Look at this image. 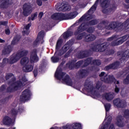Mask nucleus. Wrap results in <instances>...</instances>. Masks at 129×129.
Segmentation results:
<instances>
[{"instance_id":"obj_1","label":"nucleus","mask_w":129,"mask_h":129,"mask_svg":"<svg viewBox=\"0 0 129 129\" xmlns=\"http://www.w3.org/2000/svg\"><path fill=\"white\" fill-rule=\"evenodd\" d=\"M11 82H13L11 84ZM8 84H10L6 89L7 93H13L16 92L18 90H21L23 87V82L21 80L16 81V78H12L11 80L8 82Z\"/></svg>"},{"instance_id":"obj_2","label":"nucleus","mask_w":129,"mask_h":129,"mask_svg":"<svg viewBox=\"0 0 129 129\" xmlns=\"http://www.w3.org/2000/svg\"><path fill=\"white\" fill-rule=\"evenodd\" d=\"M54 77L57 80H61L62 79V81L69 86H72L73 85V82L71 78H70V76L66 75L65 72H62V70L61 69L56 70Z\"/></svg>"},{"instance_id":"obj_3","label":"nucleus","mask_w":129,"mask_h":129,"mask_svg":"<svg viewBox=\"0 0 129 129\" xmlns=\"http://www.w3.org/2000/svg\"><path fill=\"white\" fill-rule=\"evenodd\" d=\"M76 12H71L68 14L57 13L51 15V19L55 21H65L66 20H71L77 17Z\"/></svg>"},{"instance_id":"obj_4","label":"nucleus","mask_w":129,"mask_h":129,"mask_svg":"<svg viewBox=\"0 0 129 129\" xmlns=\"http://www.w3.org/2000/svg\"><path fill=\"white\" fill-rule=\"evenodd\" d=\"M99 1L100 2H101L102 0H96L94 4L87 11V13L85 14L79 19V22H82L84 21V20L90 21V20H92V19H93L92 15H89V13H90L91 11L93 12V11H96V9H97V5H98Z\"/></svg>"},{"instance_id":"obj_5","label":"nucleus","mask_w":129,"mask_h":129,"mask_svg":"<svg viewBox=\"0 0 129 129\" xmlns=\"http://www.w3.org/2000/svg\"><path fill=\"white\" fill-rule=\"evenodd\" d=\"M108 47V43L104 42L94 45L91 49L94 52H96V51H98V52H104V51H106V49H107Z\"/></svg>"},{"instance_id":"obj_6","label":"nucleus","mask_w":129,"mask_h":129,"mask_svg":"<svg viewBox=\"0 0 129 129\" xmlns=\"http://www.w3.org/2000/svg\"><path fill=\"white\" fill-rule=\"evenodd\" d=\"M28 53H29V51L24 49L23 50H19L16 53H13L12 55L16 63V62H18L21 58H23V57L27 56V55H28Z\"/></svg>"},{"instance_id":"obj_7","label":"nucleus","mask_w":129,"mask_h":129,"mask_svg":"<svg viewBox=\"0 0 129 129\" xmlns=\"http://www.w3.org/2000/svg\"><path fill=\"white\" fill-rule=\"evenodd\" d=\"M32 96V93L31 90L28 89L24 90V91L22 92V95L20 96V101L21 102H26L28 100H30Z\"/></svg>"},{"instance_id":"obj_8","label":"nucleus","mask_w":129,"mask_h":129,"mask_svg":"<svg viewBox=\"0 0 129 129\" xmlns=\"http://www.w3.org/2000/svg\"><path fill=\"white\" fill-rule=\"evenodd\" d=\"M83 60H79L76 63L72 61H69L66 64V67L67 68H69L70 70L78 69L83 64Z\"/></svg>"},{"instance_id":"obj_9","label":"nucleus","mask_w":129,"mask_h":129,"mask_svg":"<svg viewBox=\"0 0 129 129\" xmlns=\"http://www.w3.org/2000/svg\"><path fill=\"white\" fill-rule=\"evenodd\" d=\"M91 53H92L91 49L81 50L77 54V57L78 59H84V58L89 57L91 55Z\"/></svg>"},{"instance_id":"obj_10","label":"nucleus","mask_w":129,"mask_h":129,"mask_svg":"<svg viewBox=\"0 0 129 129\" xmlns=\"http://www.w3.org/2000/svg\"><path fill=\"white\" fill-rule=\"evenodd\" d=\"M84 87H85V90L87 92H90L92 94H95L96 91L94 90V87H93V84H92L91 82L86 80L85 82Z\"/></svg>"},{"instance_id":"obj_11","label":"nucleus","mask_w":129,"mask_h":129,"mask_svg":"<svg viewBox=\"0 0 129 129\" xmlns=\"http://www.w3.org/2000/svg\"><path fill=\"white\" fill-rule=\"evenodd\" d=\"M22 9L23 10V15L24 17H29L33 12V7L29 4H25L23 6Z\"/></svg>"},{"instance_id":"obj_12","label":"nucleus","mask_w":129,"mask_h":129,"mask_svg":"<svg viewBox=\"0 0 129 129\" xmlns=\"http://www.w3.org/2000/svg\"><path fill=\"white\" fill-rule=\"evenodd\" d=\"M88 23L87 22H84L82 23L81 25L78 27L77 29L74 32L75 36H77L78 34L84 32V31H87L88 27H89Z\"/></svg>"},{"instance_id":"obj_13","label":"nucleus","mask_w":129,"mask_h":129,"mask_svg":"<svg viewBox=\"0 0 129 129\" xmlns=\"http://www.w3.org/2000/svg\"><path fill=\"white\" fill-rule=\"evenodd\" d=\"M109 27L112 30L116 29L118 31H122V29H123V24L118 21H113L109 25Z\"/></svg>"},{"instance_id":"obj_14","label":"nucleus","mask_w":129,"mask_h":129,"mask_svg":"<svg viewBox=\"0 0 129 129\" xmlns=\"http://www.w3.org/2000/svg\"><path fill=\"white\" fill-rule=\"evenodd\" d=\"M128 38V35H124L120 37V40H119L118 41L113 40V41H112L110 43V46H112V47H114L115 46H118L119 45H121V44H122V43H123L124 42H125V41H126Z\"/></svg>"},{"instance_id":"obj_15","label":"nucleus","mask_w":129,"mask_h":129,"mask_svg":"<svg viewBox=\"0 0 129 129\" xmlns=\"http://www.w3.org/2000/svg\"><path fill=\"white\" fill-rule=\"evenodd\" d=\"M117 56H121L120 58V61H121V63H122V62H126V61L128 60L129 50L125 51L122 54L121 52L118 51L117 52Z\"/></svg>"},{"instance_id":"obj_16","label":"nucleus","mask_w":129,"mask_h":129,"mask_svg":"<svg viewBox=\"0 0 129 129\" xmlns=\"http://www.w3.org/2000/svg\"><path fill=\"white\" fill-rule=\"evenodd\" d=\"M113 103L115 106L118 108H124L125 107V102L119 98H117L113 101Z\"/></svg>"},{"instance_id":"obj_17","label":"nucleus","mask_w":129,"mask_h":129,"mask_svg":"<svg viewBox=\"0 0 129 129\" xmlns=\"http://www.w3.org/2000/svg\"><path fill=\"white\" fill-rule=\"evenodd\" d=\"M39 61V56L37 54V49H34L30 53V63H37Z\"/></svg>"},{"instance_id":"obj_18","label":"nucleus","mask_w":129,"mask_h":129,"mask_svg":"<svg viewBox=\"0 0 129 129\" xmlns=\"http://www.w3.org/2000/svg\"><path fill=\"white\" fill-rule=\"evenodd\" d=\"M101 81L103 82H105V83H115L116 82V79L113 76L109 75L108 77H107V75H105V77L101 78Z\"/></svg>"},{"instance_id":"obj_19","label":"nucleus","mask_w":129,"mask_h":129,"mask_svg":"<svg viewBox=\"0 0 129 129\" xmlns=\"http://www.w3.org/2000/svg\"><path fill=\"white\" fill-rule=\"evenodd\" d=\"M62 129H82V125L80 123L75 122L72 124V128L71 125L67 124L62 126Z\"/></svg>"},{"instance_id":"obj_20","label":"nucleus","mask_w":129,"mask_h":129,"mask_svg":"<svg viewBox=\"0 0 129 129\" xmlns=\"http://www.w3.org/2000/svg\"><path fill=\"white\" fill-rule=\"evenodd\" d=\"M120 64L119 61H116L108 66H106L105 67V70H106V71H108V70H110V69L115 70V69H117V68L119 67Z\"/></svg>"},{"instance_id":"obj_21","label":"nucleus","mask_w":129,"mask_h":129,"mask_svg":"<svg viewBox=\"0 0 129 129\" xmlns=\"http://www.w3.org/2000/svg\"><path fill=\"white\" fill-rule=\"evenodd\" d=\"M12 51H13V47H12L11 45H9L3 48L2 55V56H9V55H10L12 52Z\"/></svg>"},{"instance_id":"obj_22","label":"nucleus","mask_w":129,"mask_h":129,"mask_svg":"<svg viewBox=\"0 0 129 129\" xmlns=\"http://www.w3.org/2000/svg\"><path fill=\"white\" fill-rule=\"evenodd\" d=\"M2 63L3 65H6V64H10V65H12L16 63V60H15L14 56L12 54L9 58H4L3 59Z\"/></svg>"},{"instance_id":"obj_23","label":"nucleus","mask_w":129,"mask_h":129,"mask_svg":"<svg viewBox=\"0 0 129 129\" xmlns=\"http://www.w3.org/2000/svg\"><path fill=\"white\" fill-rule=\"evenodd\" d=\"M3 123L5 125H11L13 124V119L9 116H5L3 119Z\"/></svg>"},{"instance_id":"obj_24","label":"nucleus","mask_w":129,"mask_h":129,"mask_svg":"<svg viewBox=\"0 0 129 129\" xmlns=\"http://www.w3.org/2000/svg\"><path fill=\"white\" fill-rule=\"evenodd\" d=\"M116 124L119 127H122L123 126V117L122 116L119 115L117 117Z\"/></svg>"},{"instance_id":"obj_25","label":"nucleus","mask_w":129,"mask_h":129,"mask_svg":"<svg viewBox=\"0 0 129 129\" xmlns=\"http://www.w3.org/2000/svg\"><path fill=\"white\" fill-rule=\"evenodd\" d=\"M10 5H12V4L10 3V0H4L0 4V9H8Z\"/></svg>"},{"instance_id":"obj_26","label":"nucleus","mask_w":129,"mask_h":129,"mask_svg":"<svg viewBox=\"0 0 129 129\" xmlns=\"http://www.w3.org/2000/svg\"><path fill=\"white\" fill-rule=\"evenodd\" d=\"M79 77L81 78H84L87 76V74H88V71L87 70L85 69H81L78 72Z\"/></svg>"},{"instance_id":"obj_27","label":"nucleus","mask_w":129,"mask_h":129,"mask_svg":"<svg viewBox=\"0 0 129 129\" xmlns=\"http://www.w3.org/2000/svg\"><path fill=\"white\" fill-rule=\"evenodd\" d=\"M85 39L86 42H92L96 39V37L94 35L89 34L85 36Z\"/></svg>"},{"instance_id":"obj_28","label":"nucleus","mask_w":129,"mask_h":129,"mask_svg":"<svg viewBox=\"0 0 129 129\" xmlns=\"http://www.w3.org/2000/svg\"><path fill=\"white\" fill-rule=\"evenodd\" d=\"M105 98L107 101H111L114 98V94L111 93H106L105 94Z\"/></svg>"},{"instance_id":"obj_29","label":"nucleus","mask_w":129,"mask_h":129,"mask_svg":"<svg viewBox=\"0 0 129 129\" xmlns=\"http://www.w3.org/2000/svg\"><path fill=\"white\" fill-rule=\"evenodd\" d=\"M109 4H110L109 0H104L101 3L100 6L102 9H107L109 7Z\"/></svg>"},{"instance_id":"obj_30","label":"nucleus","mask_w":129,"mask_h":129,"mask_svg":"<svg viewBox=\"0 0 129 129\" xmlns=\"http://www.w3.org/2000/svg\"><path fill=\"white\" fill-rule=\"evenodd\" d=\"M62 44H63V40L61 39H58L57 41L56 46H55L56 51L54 53V55H56V53H57V52H58V50H59V49H60V48H61V46Z\"/></svg>"},{"instance_id":"obj_31","label":"nucleus","mask_w":129,"mask_h":129,"mask_svg":"<svg viewBox=\"0 0 129 129\" xmlns=\"http://www.w3.org/2000/svg\"><path fill=\"white\" fill-rule=\"evenodd\" d=\"M25 67H24L23 68V71L24 72H31L32 71H33V69H34V66H33L31 64H28V65H26L25 66Z\"/></svg>"},{"instance_id":"obj_32","label":"nucleus","mask_w":129,"mask_h":129,"mask_svg":"<svg viewBox=\"0 0 129 129\" xmlns=\"http://www.w3.org/2000/svg\"><path fill=\"white\" fill-rule=\"evenodd\" d=\"M73 35V31L68 30L67 31L63 33V39H68L69 37H71Z\"/></svg>"},{"instance_id":"obj_33","label":"nucleus","mask_w":129,"mask_h":129,"mask_svg":"<svg viewBox=\"0 0 129 129\" xmlns=\"http://www.w3.org/2000/svg\"><path fill=\"white\" fill-rule=\"evenodd\" d=\"M10 113L11 114L12 117L14 118V119H16L17 118V115H18V110L16 108H12L11 110Z\"/></svg>"},{"instance_id":"obj_34","label":"nucleus","mask_w":129,"mask_h":129,"mask_svg":"<svg viewBox=\"0 0 129 129\" xmlns=\"http://www.w3.org/2000/svg\"><path fill=\"white\" fill-rule=\"evenodd\" d=\"M92 61V57H90L87 58L86 60H85V62L83 65L84 67H87V66L90 64L93 65Z\"/></svg>"},{"instance_id":"obj_35","label":"nucleus","mask_w":129,"mask_h":129,"mask_svg":"<svg viewBox=\"0 0 129 129\" xmlns=\"http://www.w3.org/2000/svg\"><path fill=\"white\" fill-rule=\"evenodd\" d=\"M20 40H21V37L20 36L14 37L11 42V45L15 46V45H17V44L19 43Z\"/></svg>"},{"instance_id":"obj_36","label":"nucleus","mask_w":129,"mask_h":129,"mask_svg":"<svg viewBox=\"0 0 129 129\" xmlns=\"http://www.w3.org/2000/svg\"><path fill=\"white\" fill-rule=\"evenodd\" d=\"M20 63L23 66H26L29 63V57H24L21 59Z\"/></svg>"},{"instance_id":"obj_37","label":"nucleus","mask_w":129,"mask_h":129,"mask_svg":"<svg viewBox=\"0 0 129 129\" xmlns=\"http://www.w3.org/2000/svg\"><path fill=\"white\" fill-rule=\"evenodd\" d=\"M87 23H88L89 26H95L98 24V20L97 19H93L87 22Z\"/></svg>"},{"instance_id":"obj_38","label":"nucleus","mask_w":129,"mask_h":129,"mask_svg":"<svg viewBox=\"0 0 129 129\" xmlns=\"http://www.w3.org/2000/svg\"><path fill=\"white\" fill-rule=\"evenodd\" d=\"M63 12H67L71 10V7L68 4H64L61 6Z\"/></svg>"},{"instance_id":"obj_39","label":"nucleus","mask_w":129,"mask_h":129,"mask_svg":"<svg viewBox=\"0 0 129 129\" xmlns=\"http://www.w3.org/2000/svg\"><path fill=\"white\" fill-rule=\"evenodd\" d=\"M117 8L116 7V6L115 4H113L111 6L110 8H108V13H111L112 12H114L115 10H116Z\"/></svg>"},{"instance_id":"obj_40","label":"nucleus","mask_w":129,"mask_h":129,"mask_svg":"<svg viewBox=\"0 0 129 129\" xmlns=\"http://www.w3.org/2000/svg\"><path fill=\"white\" fill-rule=\"evenodd\" d=\"M92 64L96 66H100L101 65V60L99 59H94L92 60Z\"/></svg>"},{"instance_id":"obj_41","label":"nucleus","mask_w":129,"mask_h":129,"mask_svg":"<svg viewBox=\"0 0 129 129\" xmlns=\"http://www.w3.org/2000/svg\"><path fill=\"white\" fill-rule=\"evenodd\" d=\"M38 17V13L35 12V13L32 14L31 15V17H28V22H30V21H34L35 20V18H37Z\"/></svg>"},{"instance_id":"obj_42","label":"nucleus","mask_w":129,"mask_h":129,"mask_svg":"<svg viewBox=\"0 0 129 129\" xmlns=\"http://www.w3.org/2000/svg\"><path fill=\"white\" fill-rule=\"evenodd\" d=\"M105 109L106 111V116L107 115V112L110 110V107H111V105L110 103L106 104L105 105Z\"/></svg>"},{"instance_id":"obj_43","label":"nucleus","mask_w":129,"mask_h":129,"mask_svg":"<svg viewBox=\"0 0 129 129\" xmlns=\"http://www.w3.org/2000/svg\"><path fill=\"white\" fill-rule=\"evenodd\" d=\"M95 31V28L93 26H90V27H87L86 32L89 33L90 34H92L93 32Z\"/></svg>"},{"instance_id":"obj_44","label":"nucleus","mask_w":129,"mask_h":129,"mask_svg":"<svg viewBox=\"0 0 129 129\" xmlns=\"http://www.w3.org/2000/svg\"><path fill=\"white\" fill-rule=\"evenodd\" d=\"M75 36H77L76 37L77 40H82V39H83V37L85 36V33H80Z\"/></svg>"},{"instance_id":"obj_45","label":"nucleus","mask_w":129,"mask_h":129,"mask_svg":"<svg viewBox=\"0 0 129 129\" xmlns=\"http://www.w3.org/2000/svg\"><path fill=\"white\" fill-rule=\"evenodd\" d=\"M12 77H13V78H15V77H14V74L11 73L7 74L5 76V78L6 80H9V79H11Z\"/></svg>"},{"instance_id":"obj_46","label":"nucleus","mask_w":129,"mask_h":129,"mask_svg":"<svg viewBox=\"0 0 129 129\" xmlns=\"http://www.w3.org/2000/svg\"><path fill=\"white\" fill-rule=\"evenodd\" d=\"M106 55H113L114 50L113 49H107L105 52Z\"/></svg>"},{"instance_id":"obj_47","label":"nucleus","mask_w":129,"mask_h":129,"mask_svg":"<svg viewBox=\"0 0 129 129\" xmlns=\"http://www.w3.org/2000/svg\"><path fill=\"white\" fill-rule=\"evenodd\" d=\"M123 84L127 85L129 84V74L127 75L126 78L123 80Z\"/></svg>"},{"instance_id":"obj_48","label":"nucleus","mask_w":129,"mask_h":129,"mask_svg":"<svg viewBox=\"0 0 129 129\" xmlns=\"http://www.w3.org/2000/svg\"><path fill=\"white\" fill-rule=\"evenodd\" d=\"M124 117L126 118V119H128L129 118V110L125 109L124 111Z\"/></svg>"},{"instance_id":"obj_49","label":"nucleus","mask_w":129,"mask_h":129,"mask_svg":"<svg viewBox=\"0 0 129 129\" xmlns=\"http://www.w3.org/2000/svg\"><path fill=\"white\" fill-rule=\"evenodd\" d=\"M51 61L53 62V63H57V62H59V57L57 56H52L51 57Z\"/></svg>"},{"instance_id":"obj_50","label":"nucleus","mask_w":129,"mask_h":129,"mask_svg":"<svg viewBox=\"0 0 129 129\" xmlns=\"http://www.w3.org/2000/svg\"><path fill=\"white\" fill-rule=\"evenodd\" d=\"M72 52V49H70L68 50V51L64 54V58H68L70 57V54Z\"/></svg>"},{"instance_id":"obj_51","label":"nucleus","mask_w":129,"mask_h":129,"mask_svg":"<svg viewBox=\"0 0 129 129\" xmlns=\"http://www.w3.org/2000/svg\"><path fill=\"white\" fill-rule=\"evenodd\" d=\"M7 88V85H3L0 87V92H4Z\"/></svg>"},{"instance_id":"obj_52","label":"nucleus","mask_w":129,"mask_h":129,"mask_svg":"<svg viewBox=\"0 0 129 129\" xmlns=\"http://www.w3.org/2000/svg\"><path fill=\"white\" fill-rule=\"evenodd\" d=\"M39 42H40V39L37 38L36 40L33 42V45L34 47H37L38 44H39Z\"/></svg>"},{"instance_id":"obj_53","label":"nucleus","mask_w":129,"mask_h":129,"mask_svg":"<svg viewBox=\"0 0 129 129\" xmlns=\"http://www.w3.org/2000/svg\"><path fill=\"white\" fill-rule=\"evenodd\" d=\"M24 107L20 106L18 107V109H17L18 112L20 113H23L24 112Z\"/></svg>"},{"instance_id":"obj_54","label":"nucleus","mask_w":129,"mask_h":129,"mask_svg":"<svg viewBox=\"0 0 129 129\" xmlns=\"http://www.w3.org/2000/svg\"><path fill=\"white\" fill-rule=\"evenodd\" d=\"M64 54H65V52L63 50V48H61L58 51V53H57V56H59L60 57H61V56H62V55H64Z\"/></svg>"},{"instance_id":"obj_55","label":"nucleus","mask_w":129,"mask_h":129,"mask_svg":"<svg viewBox=\"0 0 129 129\" xmlns=\"http://www.w3.org/2000/svg\"><path fill=\"white\" fill-rule=\"evenodd\" d=\"M69 46H66V45H64L63 46V47L62 48V50H63V52L65 53H66V52H67V51H68V50H69Z\"/></svg>"},{"instance_id":"obj_56","label":"nucleus","mask_w":129,"mask_h":129,"mask_svg":"<svg viewBox=\"0 0 129 129\" xmlns=\"http://www.w3.org/2000/svg\"><path fill=\"white\" fill-rule=\"evenodd\" d=\"M39 37H40V38H43V37H44V31H41L38 33V34L37 36L38 39H39Z\"/></svg>"},{"instance_id":"obj_57","label":"nucleus","mask_w":129,"mask_h":129,"mask_svg":"<svg viewBox=\"0 0 129 129\" xmlns=\"http://www.w3.org/2000/svg\"><path fill=\"white\" fill-rule=\"evenodd\" d=\"M9 22L6 21H0V26H8Z\"/></svg>"},{"instance_id":"obj_58","label":"nucleus","mask_w":129,"mask_h":129,"mask_svg":"<svg viewBox=\"0 0 129 129\" xmlns=\"http://www.w3.org/2000/svg\"><path fill=\"white\" fill-rule=\"evenodd\" d=\"M33 74L34 77H36L38 75V68H35L33 70Z\"/></svg>"},{"instance_id":"obj_59","label":"nucleus","mask_w":129,"mask_h":129,"mask_svg":"<svg viewBox=\"0 0 129 129\" xmlns=\"http://www.w3.org/2000/svg\"><path fill=\"white\" fill-rule=\"evenodd\" d=\"M22 81L24 83L28 82V79L26 78V76H22Z\"/></svg>"},{"instance_id":"obj_60","label":"nucleus","mask_w":129,"mask_h":129,"mask_svg":"<svg viewBox=\"0 0 129 129\" xmlns=\"http://www.w3.org/2000/svg\"><path fill=\"white\" fill-rule=\"evenodd\" d=\"M106 75H107V74H106V73H105V72H101V73L100 74V75H99V77H105V76Z\"/></svg>"},{"instance_id":"obj_61","label":"nucleus","mask_w":129,"mask_h":129,"mask_svg":"<svg viewBox=\"0 0 129 129\" xmlns=\"http://www.w3.org/2000/svg\"><path fill=\"white\" fill-rule=\"evenodd\" d=\"M114 91L115 93H118L119 92V88L117 87V85H115Z\"/></svg>"},{"instance_id":"obj_62","label":"nucleus","mask_w":129,"mask_h":129,"mask_svg":"<svg viewBox=\"0 0 129 129\" xmlns=\"http://www.w3.org/2000/svg\"><path fill=\"white\" fill-rule=\"evenodd\" d=\"M103 9L102 10V12L103 14H108V9L106 8H103Z\"/></svg>"},{"instance_id":"obj_63","label":"nucleus","mask_w":129,"mask_h":129,"mask_svg":"<svg viewBox=\"0 0 129 129\" xmlns=\"http://www.w3.org/2000/svg\"><path fill=\"white\" fill-rule=\"evenodd\" d=\"M5 33L6 35H10V34H11V30H10V28H7L5 29Z\"/></svg>"},{"instance_id":"obj_64","label":"nucleus","mask_w":129,"mask_h":129,"mask_svg":"<svg viewBox=\"0 0 129 129\" xmlns=\"http://www.w3.org/2000/svg\"><path fill=\"white\" fill-rule=\"evenodd\" d=\"M42 1V0H37L36 1L38 6H39V7H41V6H42V4H43Z\"/></svg>"}]
</instances>
